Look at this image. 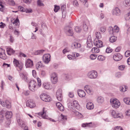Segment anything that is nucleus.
Masks as SVG:
<instances>
[{
    "instance_id": "a19ab883",
    "label": "nucleus",
    "mask_w": 130,
    "mask_h": 130,
    "mask_svg": "<svg viewBox=\"0 0 130 130\" xmlns=\"http://www.w3.org/2000/svg\"><path fill=\"white\" fill-rule=\"evenodd\" d=\"M112 51V50L110 47H108L106 50V52L107 53H109L111 52Z\"/></svg>"
},
{
    "instance_id": "3c124183",
    "label": "nucleus",
    "mask_w": 130,
    "mask_h": 130,
    "mask_svg": "<svg viewBox=\"0 0 130 130\" xmlns=\"http://www.w3.org/2000/svg\"><path fill=\"white\" fill-rule=\"evenodd\" d=\"M73 4L74 6H78V4L77 1L76 0H74L73 1Z\"/></svg>"
},
{
    "instance_id": "79ce46f5",
    "label": "nucleus",
    "mask_w": 130,
    "mask_h": 130,
    "mask_svg": "<svg viewBox=\"0 0 130 130\" xmlns=\"http://www.w3.org/2000/svg\"><path fill=\"white\" fill-rule=\"evenodd\" d=\"M13 62L14 66H15L16 67L19 63L18 61L15 59H14Z\"/></svg>"
},
{
    "instance_id": "13d9d810",
    "label": "nucleus",
    "mask_w": 130,
    "mask_h": 130,
    "mask_svg": "<svg viewBox=\"0 0 130 130\" xmlns=\"http://www.w3.org/2000/svg\"><path fill=\"white\" fill-rule=\"evenodd\" d=\"M16 67H18L21 71L22 70L23 68V65L22 64L19 63Z\"/></svg>"
},
{
    "instance_id": "0eeeda50",
    "label": "nucleus",
    "mask_w": 130,
    "mask_h": 130,
    "mask_svg": "<svg viewBox=\"0 0 130 130\" xmlns=\"http://www.w3.org/2000/svg\"><path fill=\"white\" fill-rule=\"evenodd\" d=\"M56 97L57 100L59 101H61L62 100V92L61 89H58L57 91L56 94Z\"/></svg>"
},
{
    "instance_id": "5701e85b",
    "label": "nucleus",
    "mask_w": 130,
    "mask_h": 130,
    "mask_svg": "<svg viewBox=\"0 0 130 130\" xmlns=\"http://www.w3.org/2000/svg\"><path fill=\"white\" fill-rule=\"evenodd\" d=\"M7 52L8 54L11 55L13 54L15 52V51L11 48H7Z\"/></svg>"
},
{
    "instance_id": "39448f33",
    "label": "nucleus",
    "mask_w": 130,
    "mask_h": 130,
    "mask_svg": "<svg viewBox=\"0 0 130 130\" xmlns=\"http://www.w3.org/2000/svg\"><path fill=\"white\" fill-rule=\"evenodd\" d=\"M111 115L114 118H122L123 117L121 113H117L113 110H111L110 111Z\"/></svg>"
},
{
    "instance_id": "f03ea898",
    "label": "nucleus",
    "mask_w": 130,
    "mask_h": 130,
    "mask_svg": "<svg viewBox=\"0 0 130 130\" xmlns=\"http://www.w3.org/2000/svg\"><path fill=\"white\" fill-rule=\"evenodd\" d=\"M110 102L112 106L115 108L119 107L120 105V103L117 99H111Z\"/></svg>"
},
{
    "instance_id": "58836bf2",
    "label": "nucleus",
    "mask_w": 130,
    "mask_h": 130,
    "mask_svg": "<svg viewBox=\"0 0 130 130\" xmlns=\"http://www.w3.org/2000/svg\"><path fill=\"white\" fill-rule=\"evenodd\" d=\"M45 109L44 108H43V112H39L38 113V115H41L42 116V117H43L44 118H45V117L43 115L45 113L46 111H45L44 110V109Z\"/></svg>"
},
{
    "instance_id": "c85d7f7f",
    "label": "nucleus",
    "mask_w": 130,
    "mask_h": 130,
    "mask_svg": "<svg viewBox=\"0 0 130 130\" xmlns=\"http://www.w3.org/2000/svg\"><path fill=\"white\" fill-rule=\"evenodd\" d=\"M124 102L127 104L130 105V98H125L123 99Z\"/></svg>"
},
{
    "instance_id": "c9c22d12",
    "label": "nucleus",
    "mask_w": 130,
    "mask_h": 130,
    "mask_svg": "<svg viewBox=\"0 0 130 130\" xmlns=\"http://www.w3.org/2000/svg\"><path fill=\"white\" fill-rule=\"evenodd\" d=\"M114 33L115 32L118 33L119 31V28L117 26H114L113 28Z\"/></svg>"
},
{
    "instance_id": "473e14b6",
    "label": "nucleus",
    "mask_w": 130,
    "mask_h": 130,
    "mask_svg": "<svg viewBox=\"0 0 130 130\" xmlns=\"http://www.w3.org/2000/svg\"><path fill=\"white\" fill-rule=\"evenodd\" d=\"M124 4L126 7L130 6V0H125Z\"/></svg>"
},
{
    "instance_id": "72a5a7b5",
    "label": "nucleus",
    "mask_w": 130,
    "mask_h": 130,
    "mask_svg": "<svg viewBox=\"0 0 130 130\" xmlns=\"http://www.w3.org/2000/svg\"><path fill=\"white\" fill-rule=\"evenodd\" d=\"M97 101L99 103H102L104 101L103 98L101 96L98 97L97 98Z\"/></svg>"
},
{
    "instance_id": "f704fd0d",
    "label": "nucleus",
    "mask_w": 130,
    "mask_h": 130,
    "mask_svg": "<svg viewBox=\"0 0 130 130\" xmlns=\"http://www.w3.org/2000/svg\"><path fill=\"white\" fill-rule=\"evenodd\" d=\"M42 67V64L41 61L38 62L36 65V68L37 69H38L39 68H41Z\"/></svg>"
},
{
    "instance_id": "338daca9",
    "label": "nucleus",
    "mask_w": 130,
    "mask_h": 130,
    "mask_svg": "<svg viewBox=\"0 0 130 130\" xmlns=\"http://www.w3.org/2000/svg\"><path fill=\"white\" fill-rule=\"evenodd\" d=\"M120 47H117L115 50V51L116 52H118L120 51L121 49Z\"/></svg>"
},
{
    "instance_id": "864d4df0",
    "label": "nucleus",
    "mask_w": 130,
    "mask_h": 130,
    "mask_svg": "<svg viewBox=\"0 0 130 130\" xmlns=\"http://www.w3.org/2000/svg\"><path fill=\"white\" fill-rule=\"evenodd\" d=\"M7 1H8L9 3L11 5H14L15 3L13 0H7Z\"/></svg>"
},
{
    "instance_id": "f257e3e1",
    "label": "nucleus",
    "mask_w": 130,
    "mask_h": 130,
    "mask_svg": "<svg viewBox=\"0 0 130 130\" xmlns=\"http://www.w3.org/2000/svg\"><path fill=\"white\" fill-rule=\"evenodd\" d=\"M37 84L34 80H31L29 83V89L32 91H34L36 90L37 87H36Z\"/></svg>"
},
{
    "instance_id": "6e6d98bb",
    "label": "nucleus",
    "mask_w": 130,
    "mask_h": 130,
    "mask_svg": "<svg viewBox=\"0 0 130 130\" xmlns=\"http://www.w3.org/2000/svg\"><path fill=\"white\" fill-rule=\"evenodd\" d=\"M87 46L88 47L91 48L93 46V43L92 42L89 43H87Z\"/></svg>"
},
{
    "instance_id": "603ef678",
    "label": "nucleus",
    "mask_w": 130,
    "mask_h": 130,
    "mask_svg": "<svg viewBox=\"0 0 130 130\" xmlns=\"http://www.w3.org/2000/svg\"><path fill=\"white\" fill-rule=\"evenodd\" d=\"M125 67V66L121 65L119 66L118 69L121 70L122 71L124 70Z\"/></svg>"
},
{
    "instance_id": "393cba45",
    "label": "nucleus",
    "mask_w": 130,
    "mask_h": 130,
    "mask_svg": "<svg viewBox=\"0 0 130 130\" xmlns=\"http://www.w3.org/2000/svg\"><path fill=\"white\" fill-rule=\"evenodd\" d=\"M120 14V11L118 8H116L113 10V14L118 15Z\"/></svg>"
},
{
    "instance_id": "c03bdc74",
    "label": "nucleus",
    "mask_w": 130,
    "mask_h": 130,
    "mask_svg": "<svg viewBox=\"0 0 130 130\" xmlns=\"http://www.w3.org/2000/svg\"><path fill=\"white\" fill-rule=\"evenodd\" d=\"M60 9V7L59 6H58L56 5L55 6L54 11L55 12H57L58 11V10Z\"/></svg>"
},
{
    "instance_id": "c756f323",
    "label": "nucleus",
    "mask_w": 130,
    "mask_h": 130,
    "mask_svg": "<svg viewBox=\"0 0 130 130\" xmlns=\"http://www.w3.org/2000/svg\"><path fill=\"white\" fill-rule=\"evenodd\" d=\"M100 51L99 49L96 47L93 48L91 50V51L93 53H98Z\"/></svg>"
},
{
    "instance_id": "4d7b16f0",
    "label": "nucleus",
    "mask_w": 130,
    "mask_h": 130,
    "mask_svg": "<svg viewBox=\"0 0 130 130\" xmlns=\"http://www.w3.org/2000/svg\"><path fill=\"white\" fill-rule=\"evenodd\" d=\"M60 117L61 118V119L63 120H67V118L66 116L63 115L62 114L60 115Z\"/></svg>"
},
{
    "instance_id": "6ab92c4d",
    "label": "nucleus",
    "mask_w": 130,
    "mask_h": 130,
    "mask_svg": "<svg viewBox=\"0 0 130 130\" xmlns=\"http://www.w3.org/2000/svg\"><path fill=\"white\" fill-rule=\"evenodd\" d=\"M87 108L88 109L91 110L93 109L94 107V105L93 103L91 102H88L86 105Z\"/></svg>"
},
{
    "instance_id": "774afa93",
    "label": "nucleus",
    "mask_w": 130,
    "mask_h": 130,
    "mask_svg": "<svg viewBox=\"0 0 130 130\" xmlns=\"http://www.w3.org/2000/svg\"><path fill=\"white\" fill-rule=\"evenodd\" d=\"M29 91H24L23 92L24 94L26 96L28 95L29 94Z\"/></svg>"
},
{
    "instance_id": "8fccbe9b",
    "label": "nucleus",
    "mask_w": 130,
    "mask_h": 130,
    "mask_svg": "<svg viewBox=\"0 0 130 130\" xmlns=\"http://www.w3.org/2000/svg\"><path fill=\"white\" fill-rule=\"evenodd\" d=\"M125 55L126 57H127L130 56V51H127L125 53Z\"/></svg>"
},
{
    "instance_id": "b1692460",
    "label": "nucleus",
    "mask_w": 130,
    "mask_h": 130,
    "mask_svg": "<svg viewBox=\"0 0 130 130\" xmlns=\"http://www.w3.org/2000/svg\"><path fill=\"white\" fill-rule=\"evenodd\" d=\"M44 51L43 50H37L34 52V54L35 55H40L42 54Z\"/></svg>"
},
{
    "instance_id": "20e7f679",
    "label": "nucleus",
    "mask_w": 130,
    "mask_h": 130,
    "mask_svg": "<svg viewBox=\"0 0 130 130\" xmlns=\"http://www.w3.org/2000/svg\"><path fill=\"white\" fill-rule=\"evenodd\" d=\"M98 76V73L95 70H92L89 72L88 74V76L91 79H95Z\"/></svg>"
},
{
    "instance_id": "412c9836",
    "label": "nucleus",
    "mask_w": 130,
    "mask_h": 130,
    "mask_svg": "<svg viewBox=\"0 0 130 130\" xmlns=\"http://www.w3.org/2000/svg\"><path fill=\"white\" fill-rule=\"evenodd\" d=\"M94 44L97 47L100 48L103 46V43L101 41L98 40V41H96V43L94 42Z\"/></svg>"
},
{
    "instance_id": "0e129e2a",
    "label": "nucleus",
    "mask_w": 130,
    "mask_h": 130,
    "mask_svg": "<svg viewBox=\"0 0 130 130\" xmlns=\"http://www.w3.org/2000/svg\"><path fill=\"white\" fill-rule=\"evenodd\" d=\"M125 17L127 20L130 19V12L125 15Z\"/></svg>"
},
{
    "instance_id": "a878e982",
    "label": "nucleus",
    "mask_w": 130,
    "mask_h": 130,
    "mask_svg": "<svg viewBox=\"0 0 130 130\" xmlns=\"http://www.w3.org/2000/svg\"><path fill=\"white\" fill-rule=\"evenodd\" d=\"M43 86L45 89H51V85L48 83H44Z\"/></svg>"
},
{
    "instance_id": "052dcab7",
    "label": "nucleus",
    "mask_w": 130,
    "mask_h": 130,
    "mask_svg": "<svg viewBox=\"0 0 130 130\" xmlns=\"http://www.w3.org/2000/svg\"><path fill=\"white\" fill-rule=\"evenodd\" d=\"M115 130H123L120 126H117L115 128Z\"/></svg>"
},
{
    "instance_id": "aec40b11",
    "label": "nucleus",
    "mask_w": 130,
    "mask_h": 130,
    "mask_svg": "<svg viewBox=\"0 0 130 130\" xmlns=\"http://www.w3.org/2000/svg\"><path fill=\"white\" fill-rule=\"evenodd\" d=\"M44 0H37V6L39 7H43L44 6Z\"/></svg>"
},
{
    "instance_id": "1a4fd4ad",
    "label": "nucleus",
    "mask_w": 130,
    "mask_h": 130,
    "mask_svg": "<svg viewBox=\"0 0 130 130\" xmlns=\"http://www.w3.org/2000/svg\"><path fill=\"white\" fill-rule=\"evenodd\" d=\"M0 103L4 107H6L8 109L10 108L11 107V104L7 100L4 102H2L0 99Z\"/></svg>"
},
{
    "instance_id": "09e8293b",
    "label": "nucleus",
    "mask_w": 130,
    "mask_h": 130,
    "mask_svg": "<svg viewBox=\"0 0 130 130\" xmlns=\"http://www.w3.org/2000/svg\"><path fill=\"white\" fill-rule=\"evenodd\" d=\"M92 42V41L91 39V37L90 36H89L87 38V43H88V42L90 43Z\"/></svg>"
},
{
    "instance_id": "9b49d317",
    "label": "nucleus",
    "mask_w": 130,
    "mask_h": 130,
    "mask_svg": "<svg viewBox=\"0 0 130 130\" xmlns=\"http://www.w3.org/2000/svg\"><path fill=\"white\" fill-rule=\"evenodd\" d=\"M4 49L2 48H0V58L3 59L5 60L6 59V56L5 54Z\"/></svg>"
},
{
    "instance_id": "cd10ccee",
    "label": "nucleus",
    "mask_w": 130,
    "mask_h": 130,
    "mask_svg": "<svg viewBox=\"0 0 130 130\" xmlns=\"http://www.w3.org/2000/svg\"><path fill=\"white\" fill-rule=\"evenodd\" d=\"M117 39V37L115 36L111 37L109 39V41L111 42H113L116 41Z\"/></svg>"
},
{
    "instance_id": "2f4dec72",
    "label": "nucleus",
    "mask_w": 130,
    "mask_h": 130,
    "mask_svg": "<svg viewBox=\"0 0 130 130\" xmlns=\"http://www.w3.org/2000/svg\"><path fill=\"white\" fill-rule=\"evenodd\" d=\"M73 104L74 106L76 108H78L79 106V104L78 102L76 100L74 101L73 102Z\"/></svg>"
},
{
    "instance_id": "4468645a",
    "label": "nucleus",
    "mask_w": 130,
    "mask_h": 130,
    "mask_svg": "<svg viewBox=\"0 0 130 130\" xmlns=\"http://www.w3.org/2000/svg\"><path fill=\"white\" fill-rule=\"evenodd\" d=\"M33 66V61L30 59H27L26 61L25 66L26 68H31Z\"/></svg>"
},
{
    "instance_id": "7c9ffc66",
    "label": "nucleus",
    "mask_w": 130,
    "mask_h": 130,
    "mask_svg": "<svg viewBox=\"0 0 130 130\" xmlns=\"http://www.w3.org/2000/svg\"><path fill=\"white\" fill-rule=\"evenodd\" d=\"M82 126L83 127L86 126L91 127L92 126V123L91 122L89 123H83L82 125Z\"/></svg>"
},
{
    "instance_id": "a211bd4d",
    "label": "nucleus",
    "mask_w": 130,
    "mask_h": 130,
    "mask_svg": "<svg viewBox=\"0 0 130 130\" xmlns=\"http://www.w3.org/2000/svg\"><path fill=\"white\" fill-rule=\"evenodd\" d=\"M56 105L59 109L60 111H63L64 108L62 104L59 102H58L56 104Z\"/></svg>"
},
{
    "instance_id": "7ed1b4c3",
    "label": "nucleus",
    "mask_w": 130,
    "mask_h": 130,
    "mask_svg": "<svg viewBox=\"0 0 130 130\" xmlns=\"http://www.w3.org/2000/svg\"><path fill=\"white\" fill-rule=\"evenodd\" d=\"M40 97L42 100L45 102H50L51 100L50 97L45 93L41 94L40 95Z\"/></svg>"
},
{
    "instance_id": "e2e57ef3",
    "label": "nucleus",
    "mask_w": 130,
    "mask_h": 130,
    "mask_svg": "<svg viewBox=\"0 0 130 130\" xmlns=\"http://www.w3.org/2000/svg\"><path fill=\"white\" fill-rule=\"evenodd\" d=\"M9 40L11 43H13L14 41V38L11 36H10Z\"/></svg>"
},
{
    "instance_id": "e433bc0d",
    "label": "nucleus",
    "mask_w": 130,
    "mask_h": 130,
    "mask_svg": "<svg viewBox=\"0 0 130 130\" xmlns=\"http://www.w3.org/2000/svg\"><path fill=\"white\" fill-rule=\"evenodd\" d=\"M108 30L110 34L114 35L113 28L112 27L110 26L109 27Z\"/></svg>"
},
{
    "instance_id": "2eb2a0df",
    "label": "nucleus",
    "mask_w": 130,
    "mask_h": 130,
    "mask_svg": "<svg viewBox=\"0 0 130 130\" xmlns=\"http://www.w3.org/2000/svg\"><path fill=\"white\" fill-rule=\"evenodd\" d=\"M77 93L79 96L81 98L85 97L86 95L85 92L81 90H78Z\"/></svg>"
},
{
    "instance_id": "a18cd8bd",
    "label": "nucleus",
    "mask_w": 130,
    "mask_h": 130,
    "mask_svg": "<svg viewBox=\"0 0 130 130\" xmlns=\"http://www.w3.org/2000/svg\"><path fill=\"white\" fill-rule=\"evenodd\" d=\"M81 28L78 27H76L75 28V31L77 32H79L81 31Z\"/></svg>"
},
{
    "instance_id": "f8f14e48",
    "label": "nucleus",
    "mask_w": 130,
    "mask_h": 130,
    "mask_svg": "<svg viewBox=\"0 0 130 130\" xmlns=\"http://www.w3.org/2000/svg\"><path fill=\"white\" fill-rule=\"evenodd\" d=\"M26 105L30 108H32L36 106L35 104L33 102V100H29L27 101Z\"/></svg>"
},
{
    "instance_id": "49530a36",
    "label": "nucleus",
    "mask_w": 130,
    "mask_h": 130,
    "mask_svg": "<svg viewBox=\"0 0 130 130\" xmlns=\"http://www.w3.org/2000/svg\"><path fill=\"white\" fill-rule=\"evenodd\" d=\"M98 59L100 61H103L105 59V58L104 56L102 55H99L98 57Z\"/></svg>"
},
{
    "instance_id": "ea45409f",
    "label": "nucleus",
    "mask_w": 130,
    "mask_h": 130,
    "mask_svg": "<svg viewBox=\"0 0 130 130\" xmlns=\"http://www.w3.org/2000/svg\"><path fill=\"white\" fill-rule=\"evenodd\" d=\"M97 56L95 54H93L90 55V57L91 59L94 60L96 58Z\"/></svg>"
},
{
    "instance_id": "9d476101",
    "label": "nucleus",
    "mask_w": 130,
    "mask_h": 130,
    "mask_svg": "<svg viewBox=\"0 0 130 130\" xmlns=\"http://www.w3.org/2000/svg\"><path fill=\"white\" fill-rule=\"evenodd\" d=\"M113 58L115 61H118L122 59V56L120 53H117L113 55Z\"/></svg>"
},
{
    "instance_id": "bf43d9fd",
    "label": "nucleus",
    "mask_w": 130,
    "mask_h": 130,
    "mask_svg": "<svg viewBox=\"0 0 130 130\" xmlns=\"http://www.w3.org/2000/svg\"><path fill=\"white\" fill-rule=\"evenodd\" d=\"M37 79L38 83V85L39 87H40L41 84V80L39 78H37Z\"/></svg>"
},
{
    "instance_id": "5fc2aeb1",
    "label": "nucleus",
    "mask_w": 130,
    "mask_h": 130,
    "mask_svg": "<svg viewBox=\"0 0 130 130\" xmlns=\"http://www.w3.org/2000/svg\"><path fill=\"white\" fill-rule=\"evenodd\" d=\"M19 9L22 12H25V9L24 8L21 6H19L18 7Z\"/></svg>"
},
{
    "instance_id": "680f3d73",
    "label": "nucleus",
    "mask_w": 130,
    "mask_h": 130,
    "mask_svg": "<svg viewBox=\"0 0 130 130\" xmlns=\"http://www.w3.org/2000/svg\"><path fill=\"white\" fill-rule=\"evenodd\" d=\"M83 29L85 31H87L88 27L86 24H84L83 25Z\"/></svg>"
},
{
    "instance_id": "423d86ee",
    "label": "nucleus",
    "mask_w": 130,
    "mask_h": 130,
    "mask_svg": "<svg viewBox=\"0 0 130 130\" xmlns=\"http://www.w3.org/2000/svg\"><path fill=\"white\" fill-rule=\"evenodd\" d=\"M51 55L49 54H45L42 57L43 61L45 63H48L51 60Z\"/></svg>"
},
{
    "instance_id": "dca6fc26",
    "label": "nucleus",
    "mask_w": 130,
    "mask_h": 130,
    "mask_svg": "<svg viewBox=\"0 0 130 130\" xmlns=\"http://www.w3.org/2000/svg\"><path fill=\"white\" fill-rule=\"evenodd\" d=\"M81 46V44L77 42L73 43L71 45L72 47L73 48H79Z\"/></svg>"
},
{
    "instance_id": "de8ad7c7",
    "label": "nucleus",
    "mask_w": 130,
    "mask_h": 130,
    "mask_svg": "<svg viewBox=\"0 0 130 130\" xmlns=\"http://www.w3.org/2000/svg\"><path fill=\"white\" fill-rule=\"evenodd\" d=\"M106 30V28L105 27H101L100 28V30L101 32L104 33Z\"/></svg>"
},
{
    "instance_id": "6e6552de",
    "label": "nucleus",
    "mask_w": 130,
    "mask_h": 130,
    "mask_svg": "<svg viewBox=\"0 0 130 130\" xmlns=\"http://www.w3.org/2000/svg\"><path fill=\"white\" fill-rule=\"evenodd\" d=\"M51 80L53 84H55L57 82L58 78L56 73H52L51 75Z\"/></svg>"
},
{
    "instance_id": "37998d69",
    "label": "nucleus",
    "mask_w": 130,
    "mask_h": 130,
    "mask_svg": "<svg viewBox=\"0 0 130 130\" xmlns=\"http://www.w3.org/2000/svg\"><path fill=\"white\" fill-rule=\"evenodd\" d=\"M70 51V49L68 47H67L62 51V52L64 54H65V53L69 52Z\"/></svg>"
},
{
    "instance_id": "f3484780",
    "label": "nucleus",
    "mask_w": 130,
    "mask_h": 130,
    "mask_svg": "<svg viewBox=\"0 0 130 130\" xmlns=\"http://www.w3.org/2000/svg\"><path fill=\"white\" fill-rule=\"evenodd\" d=\"M5 115L6 118L7 119H9L12 117V114L11 111H6L5 113Z\"/></svg>"
},
{
    "instance_id": "69168bd1",
    "label": "nucleus",
    "mask_w": 130,
    "mask_h": 130,
    "mask_svg": "<svg viewBox=\"0 0 130 130\" xmlns=\"http://www.w3.org/2000/svg\"><path fill=\"white\" fill-rule=\"evenodd\" d=\"M26 13H31L32 12V10L31 9H27L25 11Z\"/></svg>"
},
{
    "instance_id": "bb28decb",
    "label": "nucleus",
    "mask_w": 130,
    "mask_h": 130,
    "mask_svg": "<svg viewBox=\"0 0 130 130\" xmlns=\"http://www.w3.org/2000/svg\"><path fill=\"white\" fill-rule=\"evenodd\" d=\"M17 122L21 127H23L25 126L24 122L22 121L21 119H18L17 120Z\"/></svg>"
},
{
    "instance_id": "4c0bfd02",
    "label": "nucleus",
    "mask_w": 130,
    "mask_h": 130,
    "mask_svg": "<svg viewBox=\"0 0 130 130\" xmlns=\"http://www.w3.org/2000/svg\"><path fill=\"white\" fill-rule=\"evenodd\" d=\"M96 37L98 39L101 38L102 35L99 32H96L95 34Z\"/></svg>"
},
{
    "instance_id": "ddd939ff",
    "label": "nucleus",
    "mask_w": 130,
    "mask_h": 130,
    "mask_svg": "<svg viewBox=\"0 0 130 130\" xmlns=\"http://www.w3.org/2000/svg\"><path fill=\"white\" fill-rule=\"evenodd\" d=\"M65 29L66 31L70 34L68 35L69 36H72L73 35V32L72 30V28L71 27L69 26H67L65 27Z\"/></svg>"
},
{
    "instance_id": "4be33fe9",
    "label": "nucleus",
    "mask_w": 130,
    "mask_h": 130,
    "mask_svg": "<svg viewBox=\"0 0 130 130\" xmlns=\"http://www.w3.org/2000/svg\"><path fill=\"white\" fill-rule=\"evenodd\" d=\"M61 8L62 10V16L63 15L65 17L66 14V6L65 5H63L61 6Z\"/></svg>"
}]
</instances>
